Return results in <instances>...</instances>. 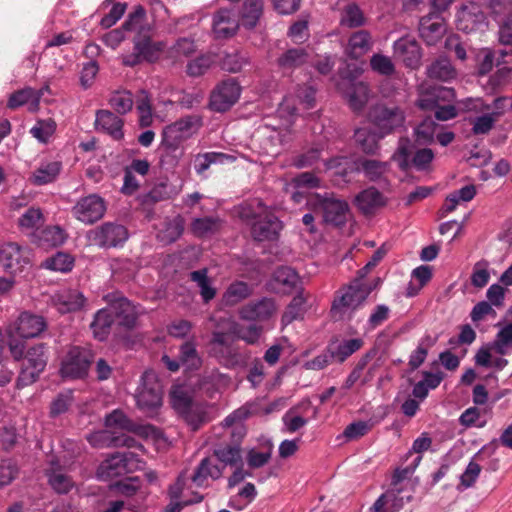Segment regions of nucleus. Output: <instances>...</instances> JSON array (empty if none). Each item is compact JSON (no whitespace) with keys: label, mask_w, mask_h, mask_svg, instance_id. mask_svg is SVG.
Wrapping results in <instances>:
<instances>
[{"label":"nucleus","mask_w":512,"mask_h":512,"mask_svg":"<svg viewBox=\"0 0 512 512\" xmlns=\"http://www.w3.org/2000/svg\"><path fill=\"white\" fill-rule=\"evenodd\" d=\"M306 299L302 291L298 292L287 305L284 313L281 316L282 326H288L293 321L303 319L306 313Z\"/></svg>","instance_id":"nucleus-47"},{"label":"nucleus","mask_w":512,"mask_h":512,"mask_svg":"<svg viewBox=\"0 0 512 512\" xmlns=\"http://www.w3.org/2000/svg\"><path fill=\"white\" fill-rule=\"evenodd\" d=\"M235 157L222 152H205L198 153L194 156L193 167L198 175H203L212 164H223L227 161L232 162Z\"/></svg>","instance_id":"nucleus-44"},{"label":"nucleus","mask_w":512,"mask_h":512,"mask_svg":"<svg viewBox=\"0 0 512 512\" xmlns=\"http://www.w3.org/2000/svg\"><path fill=\"white\" fill-rule=\"evenodd\" d=\"M114 315L110 308H103L96 312L90 325L94 337L99 341H105L110 335Z\"/></svg>","instance_id":"nucleus-42"},{"label":"nucleus","mask_w":512,"mask_h":512,"mask_svg":"<svg viewBox=\"0 0 512 512\" xmlns=\"http://www.w3.org/2000/svg\"><path fill=\"white\" fill-rule=\"evenodd\" d=\"M202 124L203 122L200 116L186 115L170 125H167L163 129L161 136L182 145L183 142L197 133V131L202 127Z\"/></svg>","instance_id":"nucleus-17"},{"label":"nucleus","mask_w":512,"mask_h":512,"mask_svg":"<svg viewBox=\"0 0 512 512\" xmlns=\"http://www.w3.org/2000/svg\"><path fill=\"white\" fill-rule=\"evenodd\" d=\"M485 25L486 16L476 3L463 6L457 15V28L465 33H471Z\"/></svg>","instance_id":"nucleus-26"},{"label":"nucleus","mask_w":512,"mask_h":512,"mask_svg":"<svg viewBox=\"0 0 512 512\" xmlns=\"http://www.w3.org/2000/svg\"><path fill=\"white\" fill-rule=\"evenodd\" d=\"M239 28V17L232 9H220L213 16V32L216 38H230Z\"/></svg>","instance_id":"nucleus-27"},{"label":"nucleus","mask_w":512,"mask_h":512,"mask_svg":"<svg viewBox=\"0 0 512 512\" xmlns=\"http://www.w3.org/2000/svg\"><path fill=\"white\" fill-rule=\"evenodd\" d=\"M159 151V165L161 168L174 169L184 154V149L180 143L171 141L162 136Z\"/></svg>","instance_id":"nucleus-33"},{"label":"nucleus","mask_w":512,"mask_h":512,"mask_svg":"<svg viewBox=\"0 0 512 512\" xmlns=\"http://www.w3.org/2000/svg\"><path fill=\"white\" fill-rule=\"evenodd\" d=\"M220 226L221 220L218 217H198L191 222V231L196 237L203 238L216 233Z\"/></svg>","instance_id":"nucleus-54"},{"label":"nucleus","mask_w":512,"mask_h":512,"mask_svg":"<svg viewBox=\"0 0 512 512\" xmlns=\"http://www.w3.org/2000/svg\"><path fill=\"white\" fill-rule=\"evenodd\" d=\"M170 402L179 416L195 403L190 394L182 387H176L170 392Z\"/></svg>","instance_id":"nucleus-64"},{"label":"nucleus","mask_w":512,"mask_h":512,"mask_svg":"<svg viewBox=\"0 0 512 512\" xmlns=\"http://www.w3.org/2000/svg\"><path fill=\"white\" fill-rule=\"evenodd\" d=\"M404 506L400 490L390 489L381 494L370 508L373 512H398Z\"/></svg>","instance_id":"nucleus-43"},{"label":"nucleus","mask_w":512,"mask_h":512,"mask_svg":"<svg viewBox=\"0 0 512 512\" xmlns=\"http://www.w3.org/2000/svg\"><path fill=\"white\" fill-rule=\"evenodd\" d=\"M492 348L501 356L512 353V323H507L498 330Z\"/></svg>","instance_id":"nucleus-59"},{"label":"nucleus","mask_w":512,"mask_h":512,"mask_svg":"<svg viewBox=\"0 0 512 512\" xmlns=\"http://www.w3.org/2000/svg\"><path fill=\"white\" fill-rule=\"evenodd\" d=\"M178 358L187 370H198L202 365L194 340L185 341L180 345Z\"/></svg>","instance_id":"nucleus-50"},{"label":"nucleus","mask_w":512,"mask_h":512,"mask_svg":"<svg viewBox=\"0 0 512 512\" xmlns=\"http://www.w3.org/2000/svg\"><path fill=\"white\" fill-rule=\"evenodd\" d=\"M491 10L493 19L498 24V40L500 44L512 46V7L501 0H485Z\"/></svg>","instance_id":"nucleus-14"},{"label":"nucleus","mask_w":512,"mask_h":512,"mask_svg":"<svg viewBox=\"0 0 512 512\" xmlns=\"http://www.w3.org/2000/svg\"><path fill=\"white\" fill-rule=\"evenodd\" d=\"M276 311L275 301L269 297H262L242 306L239 317L245 321H265Z\"/></svg>","instance_id":"nucleus-23"},{"label":"nucleus","mask_w":512,"mask_h":512,"mask_svg":"<svg viewBox=\"0 0 512 512\" xmlns=\"http://www.w3.org/2000/svg\"><path fill=\"white\" fill-rule=\"evenodd\" d=\"M367 22V18L360 8V6L355 3H348L345 5L340 12L339 23L340 26L349 29H356L363 27Z\"/></svg>","instance_id":"nucleus-45"},{"label":"nucleus","mask_w":512,"mask_h":512,"mask_svg":"<svg viewBox=\"0 0 512 512\" xmlns=\"http://www.w3.org/2000/svg\"><path fill=\"white\" fill-rule=\"evenodd\" d=\"M106 212V202L98 194L81 197L72 207L73 216L82 223L93 224Z\"/></svg>","instance_id":"nucleus-13"},{"label":"nucleus","mask_w":512,"mask_h":512,"mask_svg":"<svg viewBox=\"0 0 512 512\" xmlns=\"http://www.w3.org/2000/svg\"><path fill=\"white\" fill-rule=\"evenodd\" d=\"M47 329V322L43 316L24 311L10 325V333L22 339L39 337Z\"/></svg>","instance_id":"nucleus-15"},{"label":"nucleus","mask_w":512,"mask_h":512,"mask_svg":"<svg viewBox=\"0 0 512 512\" xmlns=\"http://www.w3.org/2000/svg\"><path fill=\"white\" fill-rule=\"evenodd\" d=\"M190 280L197 284L204 303L207 304L214 299L217 291L212 285V280L208 277L207 268L192 271L190 273Z\"/></svg>","instance_id":"nucleus-51"},{"label":"nucleus","mask_w":512,"mask_h":512,"mask_svg":"<svg viewBox=\"0 0 512 512\" xmlns=\"http://www.w3.org/2000/svg\"><path fill=\"white\" fill-rule=\"evenodd\" d=\"M283 229L282 221L271 211H266L257 222L252 223L251 235L255 241H275Z\"/></svg>","instance_id":"nucleus-21"},{"label":"nucleus","mask_w":512,"mask_h":512,"mask_svg":"<svg viewBox=\"0 0 512 512\" xmlns=\"http://www.w3.org/2000/svg\"><path fill=\"white\" fill-rule=\"evenodd\" d=\"M368 99L369 88L368 85L363 82L355 83L348 93L349 106L356 113L363 111Z\"/></svg>","instance_id":"nucleus-58"},{"label":"nucleus","mask_w":512,"mask_h":512,"mask_svg":"<svg viewBox=\"0 0 512 512\" xmlns=\"http://www.w3.org/2000/svg\"><path fill=\"white\" fill-rule=\"evenodd\" d=\"M364 344L361 338L345 339L343 341L333 340L327 345L333 360L343 363L352 354L357 352Z\"/></svg>","instance_id":"nucleus-38"},{"label":"nucleus","mask_w":512,"mask_h":512,"mask_svg":"<svg viewBox=\"0 0 512 512\" xmlns=\"http://www.w3.org/2000/svg\"><path fill=\"white\" fill-rule=\"evenodd\" d=\"M180 417L192 431L199 430L203 425L209 423L212 417L207 403L195 402Z\"/></svg>","instance_id":"nucleus-35"},{"label":"nucleus","mask_w":512,"mask_h":512,"mask_svg":"<svg viewBox=\"0 0 512 512\" xmlns=\"http://www.w3.org/2000/svg\"><path fill=\"white\" fill-rule=\"evenodd\" d=\"M263 12V0H246L241 10V23L246 29L256 27Z\"/></svg>","instance_id":"nucleus-53"},{"label":"nucleus","mask_w":512,"mask_h":512,"mask_svg":"<svg viewBox=\"0 0 512 512\" xmlns=\"http://www.w3.org/2000/svg\"><path fill=\"white\" fill-rule=\"evenodd\" d=\"M436 337L425 334L420 338L417 348L409 356L408 365L411 371L418 369L426 360L429 350L435 345Z\"/></svg>","instance_id":"nucleus-48"},{"label":"nucleus","mask_w":512,"mask_h":512,"mask_svg":"<svg viewBox=\"0 0 512 512\" xmlns=\"http://www.w3.org/2000/svg\"><path fill=\"white\" fill-rule=\"evenodd\" d=\"M413 144L407 137H401L398 141V146L393 153L391 159L397 163L401 171H407L412 166L417 171H427L435 157L434 152L430 148L418 149L413 157Z\"/></svg>","instance_id":"nucleus-5"},{"label":"nucleus","mask_w":512,"mask_h":512,"mask_svg":"<svg viewBox=\"0 0 512 512\" xmlns=\"http://www.w3.org/2000/svg\"><path fill=\"white\" fill-rule=\"evenodd\" d=\"M267 209L263 202L260 200H253L251 202H245L238 208L239 218L252 227L253 222H257L260 217L266 213Z\"/></svg>","instance_id":"nucleus-55"},{"label":"nucleus","mask_w":512,"mask_h":512,"mask_svg":"<svg viewBox=\"0 0 512 512\" xmlns=\"http://www.w3.org/2000/svg\"><path fill=\"white\" fill-rule=\"evenodd\" d=\"M209 347L210 356L227 369L245 367L250 358L249 353L241 351L236 344L229 341L224 332H213Z\"/></svg>","instance_id":"nucleus-3"},{"label":"nucleus","mask_w":512,"mask_h":512,"mask_svg":"<svg viewBox=\"0 0 512 512\" xmlns=\"http://www.w3.org/2000/svg\"><path fill=\"white\" fill-rule=\"evenodd\" d=\"M215 63L213 54H201L195 59L189 61L186 66V73L190 77H199L205 74Z\"/></svg>","instance_id":"nucleus-61"},{"label":"nucleus","mask_w":512,"mask_h":512,"mask_svg":"<svg viewBox=\"0 0 512 512\" xmlns=\"http://www.w3.org/2000/svg\"><path fill=\"white\" fill-rule=\"evenodd\" d=\"M105 425L108 428H118L128 432H133L142 437H148L155 431L151 424H136L121 410H114L105 418Z\"/></svg>","instance_id":"nucleus-24"},{"label":"nucleus","mask_w":512,"mask_h":512,"mask_svg":"<svg viewBox=\"0 0 512 512\" xmlns=\"http://www.w3.org/2000/svg\"><path fill=\"white\" fill-rule=\"evenodd\" d=\"M94 354L89 348L72 346L62 360L60 372L62 377L83 379L88 375Z\"/></svg>","instance_id":"nucleus-10"},{"label":"nucleus","mask_w":512,"mask_h":512,"mask_svg":"<svg viewBox=\"0 0 512 512\" xmlns=\"http://www.w3.org/2000/svg\"><path fill=\"white\" fill-rule=\"evenodd\" d=\"M94 125L97 132L105 133L115 141H120L124 138V121L110 110H97Z\"/></svg>","instance_id":"nucleus-22"},{"label":"nucleus","mask_w":512,"mask_h":512,"mask_svg":"<svg viewBox=\"0 0 512 512\" xmlns=\"http://www.w3.org/2000/svg\"><path fill=\"white\" fill-rule=\"evenodd\" d=\"M0 266L12 276L21 274L31 266V251L17 243H4L0 245Z\"/></svg>","instance_id":"nucleus-11"},{"label":"nucleus","mask_w":512,"mask_h":512,"mask_svg":"<svg viewBox=\"0 0 512 512\" xmlns=\"http://www.w3.org/2000/svg\"><path fill=\"white\" fill-rule=\"evenodd\" d=\"M354 140L358 148L367 155H375L379 150L380 132L368 127L357 128L354 132Z\"/></svg>","instance_id":"nucleus-37"},{"label":"nucleus","mask_w":512,"mask_h":512,"mask_svg":"<svg viewBox=\"0 0 512 512\" xmlns=\"http://www.w3.org/2000/svg\"><path fill=\"white\" fill-rule=\"evenodd\" d=\"M360 170L364 176L371 182H379L383 179L389 170V163L375 159H368L364 157L358 158V166L355 168Z\"/></svg>","instance_id":"nucleus-41"},{"label":"nucleus","mask_w":512,"mask_h":512,"mask_svg":"<svg viewBox=\"0 0 512 512\" xmlns=\"http://www.w3.org/2000/svg\"><path fill=\"white\" fill-rule=\"evenodd\" d=\"M109 104L118 114L125 115L133 108L132 93L127 90L115 91L109 99Z\"/></svg>","instance_id":"nucleus-63"},{"label":"nucleus","mask_w":512,"mask_h":512,"mask_svg":"<svg viewBox=\"0 0 512 512\" xmlns=\"http://www.w3.org/2000/svg\"><path fill=\"white\" fill-rule=\"evenodd\" d=\"M438 124L431 118L423 119L414 129L415 141L419 145H429L435 140Z\"/></svg>","instance_id":"nucleus-57"},{"label":"nucleus","mask_w":512,"mask_h":512,"mask_svg":"<svg viewBox=\"0 0 512 512\" xmlns=\"http://www.w3.org/2000/svg\"><path fill=\"white\" fill-rule=\"evenodd\" d=\"M42 266L48 270L67 273L74 267V258L65 252H57L53 256L47 258Z\"/></svg>","instance_id":"nucleus-60"},{"label":"nucleus","mask_w":512,"mask_h":512,"mask_svg":"<svg viewBox=\"0 0 512 512\" xmlns=\"http://www.w3.org/2000/svg\"><path fill=\"white\" fill-rule=\"evenodd\" d=\"M132 39V53L123 57V64L127 67H134L142 62L155 63L166 48L164 41L152 39V27L144 22H139V27L134 31Z\"/></svg>","instance_id":"nucleus-2"},{"label":"nucleus","mask_w":512,"mask_h":512,"mask_svg":"<svg viewBox=\"0 0 512 512\" xmlns=\"http://www.w3.org/2000/svg\"><path fill=\"white\" fill-rule=\"evenodd\" d=\"M180 192V188L167 181L156 184L150 191L142 196L143 204H154L164 200L176 197Z\"/></svg>","instance_id":"nucleus-46"},{"label":"nucleus","mask_w":512,"mask_h":512,"mask_svg":"<svg viewBox=\"0 0 512 512\" xmlns=\"http://www.w3.org/2000/svg\"><path fill=\"white\" fill-rule=\"evenodd\" d=\"M48 483L57 494H67L74 486L70 476L56 470L46 472Z\"/></svg>","instance_id":"nucleus-62"},{"label":"nucleus","mask_w":512,"mask_h":512,"mask_svg":"<svg viewBox=\"0 0 512 512\" xmlns=\"http://www.w3.org/2000/svg\"><path fill=\"white\" fill-rule=\"evenodd\" d=\"M248 414L244 408L236 409L215 428L221 430V440L213 445V455L223 464V468L242 464L241 445L247 433L244 421Z\"/></svg>","instance_id":"nucleus-1"},{"label":"nucleus","mask_w":512,"mask_h":512,"mask_svg":"<svg viewBox=\"0 0 512 512\" xmlns=\"http://www.w3.org/2000/svg\"><path fill=\"white\" fill-rule=\"evenodd\" d=\"M446 31L444 19L434 13L423 16L419 21V35L429 45L437 44Z\"/></svg>","instance_id":"nucleus-25"},{"label":"nucleus","mask_w":512,"mask_h":512,"mask_svg":"<svg viewBox=\"0 0 512 512\" xmlns=\"http://www.w3.org/2000/svg\"><path fill=\"white\" fill-rule=\"evenodd\" d=\"M223 475V467L213 464L209 457L203 458L197 465L191 480L198 486L202 487L209 478L217 480Z\"/></svg>","instance_id":"nucleus-40"},{"label":"nucleus","mask_w":512,"mask_h":512,"mask_svg":"<svg viewBox=\"0 0 512 512\" xmlns=\"http://www.w3.org/2000/svg\"><path fill=\"white\" fill-rule=\"evenodd\" d=\"M52 301L61 314H66L81 310L86 299L83 293L77 289H64L55 293Z\"/></svg>","instance_id":"nucleus-28"},{"label":"nucleus","mask_w":512,"mask_h":512,"mask_svg":"<svg viewBox=\"0 0 512 512\" xmlns=\"http://www.w3.org/2000/svg\"><path fill=\"white\" fill-rule=\"evenodd\" d=\"M128 238V229L117 222H105L88 232L89 241L102 249L120 248Z\"/></svg>","instance_id":"nucleus-9"},{"label":"nucleus","mask_w":512,"mask_h":512,"mask_svg":"<svg viewBox=\"0 0 512 512\" xmlns=\"http://www.w3.org/2000/svg\"><path fill=\"white\" fill-rule=\"evenodd\" d=\"M41 98L42 90L24 87L10 94L7 107L11 110H15L27 104L29 111L35 112L39 109Z\"/></svg>","instance_id":"nucleus-31"},{"label":"nucleus","mask_w":512,"mask_h":512,"mask_svg":"<svg viewBox=\"0 0 512 512\" xmlns=\"http://www.w3.org/2000/svg\"><path fill=\"white\" fill-rule=\"evenodd\" d=\"M48 363V346L38 343L26 351L23 364L16 381L17 388H23L36 382Z\"/></svg>","instance_id":"nucleus-6"},{"label":"nucleus","mask_w":512,"mask_h":512,"mask_svg":"<svg viewBox=\"0 0 512 512\" xmlns=\"http://www.w3.org/2000/svg\"><path fill=\"white\" fill-rule=\"evenodd\" d=\"M372 47L373 38L371 33L368 30L361 29L349 36L345 53L351 59H359L368 53Z\"/></svg>","instance_id":"nucleus-32"},{"label":"nucleus","mask_w":512,"mask_h":512,"mask_svg":"<svg viewBox=\"0 0 512 512\" xmlns=\"http://www.w3.org/2000/svg\"><path fill=\"white\" fill-rule=\"evenodd\" d=\"M114 321L118 320V324L126 329H132L136 325L138 312L136 307L125 297H119L111 301L109 306Z\"/></svg>","instance_id":"nucleus-29"},{"label":"nucleus","mask_w":512,"mask_h":512,"mask_svg":"<svg viewBox=\"0 0 512 512\" xmlns=\"http://www.w3.org/2000/svg\"><path fill=\"white\" fill-rule=\"evenodd\" d=\"M372 291L373 287L355 278L334 298L331 311L340 314L347 310L355 311L365 303Z\"/></svg>","instance_id":"nucleus-8"},{"label":"nucleus","mask_w":512,"mask_h":512,"mask_svg":"<svg viewBox=\"0 0 512 512\" xmlns=\"http://www.w3.org/2000/svg\"><path fill=\"white\" fill-rule=\"evenodd\" d=\"M455 99L456 92L453 88L434 84L421 90L416 105L421 110L433 111L440 105L454 102Z\"/></svg>","instance_id":"nucleus-16"},{"label":"nucleus","mask_w":512,"mask_h":512,"mask_svg":"<svg viewBox=\"0 0 512 512\" xmlns=\"http://www.w3.org/2000/svg\"><path fill=\"white\" fill-rule=\"evenodd\" d=\"M135 399L138 409L146 415L153 416L158 412L162 406L163 388L154 371H144Z\"/></svg>","instance_id":"nucleus-4"},{"label":"nucleus","mask_w":512,"mask_h":512,"mask_svg":"<svg viewBox=\"0 0 512 512\" xmlns=\"http://www.w3.org/2000/svg\"><path fill=\"white\" fill-rule=\"evenodd\" d=\"M240 95L241 86L236 79L223 80L211 92L209 108L214 112L224 113L231 109Z\"/></svg>","instance_id":"nucleus-12"},{"label":"nucleus","mask_w":512,"mask_h":512,"mask_svg":"<svg viewBox=\"0 0 512 512\" xmlns=\"http://www.w3.org/2000/svg\"><path fill=\"white\" fill-rule=\"evenodd\" d=\"M388 204V198L376 187L370 186L358 192L353 205L365 217H372Z\"/></svg>","instance_id":"nucleus-18"},{"label":"nucleus","mask_w":512,"mask_h":512,"mask_svg":"<svg viewBox=\"0 0 512 512\" xmlns=\"http://www.w3.org/2000/svg\"><path fill=\"white\" fill-rule=\"evenodd\" d=\"M127 473L128 468L123 462V459L118 456L117 453L112 454L110 457L105 459L97 468V478L102 481L111 480L116 477L123 476Z\"/></svg>","instance_id":"nucleus-39"},{"label":"nucleus","mask_w":512,"mask_h":512,"mask_svg":"<svg viewBox=\"0 0 512 512\" xmlns=\"http://www.w3.org/2000/svg\"><path fill=\"white\" fill-rule=\"evenodd\" d=\"M322 208L325 222L335 226H343L346 223L347 214L349 212V205L347 201L335 198H325L322 201Z\"/></svg>","instance_id":"nucleus-34"},{"label":"nucleus","mask_w":512,"mask_h":512,"mask_svg":"<svg viewBox=\"0 0 512 512\" xmlns=\"http://www.w3.org/2000/svg\"><path fill=\"white\" fill-rule=\"evenodd\" d=\"M427 76L430 79L447 82L456 77V70L448 58L440 57L427 68Z\"/></svg>","instance_id":"nucleus-49"},{"label":"nucleus","mask_w":512,"mask_h":512,"mask_svg":"<svg viewBox=\"0 0 512 512\" xmlns=\"http://www.w3.org/2000/svg\"><path fill=\"white\" fill-rule=\"evenodd\" d=\"M325 166L327 169H336V174L344 179L353 173H360V170L355 169L358 166V158L352 160L346 156H336L328 159Z\"/></svg>","instance_id":"nucleus-56"},{"label":"nucleus","mask_w":512,"mask_h":512,"mask_svg":"<svg viewBox=\"0 0 512 512\" xmlns=\"http://www.w3.org/2000/svg\"><path fill=\"white\" fill-rule=\"evenodd\" d=\"M63 165L58 160H42L32 172L29 181L35 186H44L55 182Z\"/></svg>","instance_id":"nucleus-30"},{"label":"nucleus","mask_w":512,"mask_h":512,"mask_svg":"<svg viewBox=\"0 0 512 512\" xmlns=\"http://www.w3.org/2000/svg\"><path fill=\"white\" fill-rule=\"evenodd\" d=\"M145 20V8L142 5H137L134 10L128 14L126 20L120 27L109 31L104 35V43L112 49H116L125 40V33L134 32L135 29L139 27V22H144Z\"/></svg>","instance_id":"nucleus-19"},{"label":"nucleus","mask_w":512,"mask_h":512,"mask_svg":"<svg viewBox=\"0 0 512 512\" xmlns=\"http://www.w3.org/2000/svg\"><path fill=\"white\" fill-rule=\"evenodd\" d=\"M309 53L303 47L290 48L277 58V66L283 72H292L308 62Z\"/></svg>","instance_id":"nucleus-36"},{"label":"nucleus","mask_w":512,"mask_h":512,"mask_svg":"<svg viewBox=\"0 0 512 512\" xmlns=\"http://www.w3.org/2000/svg\"><path fill=\"white\" fill-rule=\"evenodd\" d=\"M394 57L410 69H416L421 64L422 51L414 37L403 36L393 43Z\"/></svg>","instance_id":"nucleus-20"},{"label":"nucleus","mask_w":512,"mask_h":512,"mask_svg":"<svg viewBox=\"0 0 512 512\" xmlns=\"http://www.w3.org/2000/svg\"><path fill=\"white\" fill-rule=\"evenodd\" d=\"M368 119L380 132V137H386L404 127L406 116L398 106L376 104L370 109Z\"/></svg>","instance_id":"nucleus-7"},{"label":"nucleus","mask_w":512,"mask_h":512,"mask_svg":"<svg viewBox=\"0 0 512 512\" xmlns=\"http://www.w3.org/2000/svg\"><path fill=\"white\" fill-rule=\"evenodd\" d=\"M252 294V288L244 281L232 282L224 292L222 301L226 306H234Z\"/></svg>","instance_id":"nucleus-52"}]
</instances>
